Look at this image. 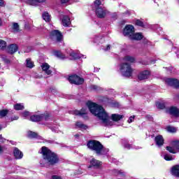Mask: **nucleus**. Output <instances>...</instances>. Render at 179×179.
I'll return each instance as SVG.
<instances>
[{"label":"nucleus","mask_w":179,"mask_h":179,"mask_svg":"<svg viewBox=\"0 0 179 179\" xmlns=\"http://www.w3.org/2000/svg\"><path fill=\"white\" fill-rule=\"evenodd\" d=\"M0 58H1V59H3V61L6 62V64H9L10 62V61H9V59L6 58L4 55H1Z\"/></svg>","instance_id":"41"},{"label":"nucleus","mask_w":179,"mask_h":179,"mask_svg":"<svg viewBox=\"0 0 179 179\" xmlns=\"http://www.w3.org/2000/svg\"><path fill=\"white\" fill-rule=\"evenodd\" d=\"M17 51V45L12 44L8 46V52L10 54H15Z\"/></svg>","instance_id":"24"},{"label":"nucleus","mask_w":179,"mask_h":179,"mask_svg":"<svg viewBox=\"0 0 179 179\" xmlns=\"http://www.w3.org/2000/svg\"><path fill=\"white\" fill-rule=\"evenodd\" d=\"M13 29L14 31H19V24L16 22L13 23Z\"/></svg>","instance_id":"43"},{"label":"nucleus","mask_w":179,"mask_h":179,"mask_svg":"<svg viewBox=\"0 0 179 179\" xmlns=\"http://www.w3.org/2000/svg\"><path fill=\"white\" fill-rule=\"evenodd\" d=\"M30 51H31V48H28L26 52H30Z\"/></svg>","instance_id":"55"},{"label":"nucleus","mask_w":179,"mask_h":179,"mask_svg":"<svg viewBox=\"0 0 179 179\" xmlns=\"http://www.w3.org/2000/svg\"><path fill=\"white\" fill-rule=\"evenodd\" d=\"M50 37L52 41H55V43L64 42V35H62V33L58 30L52 31L50 32Z\"/></svg>","instance_id":"6"},{"label":"nucleus","mask_w":179,"mask_h":179,"mask_svg":"<svg viewBox=\"0 0 179 179\" xmlns=\"http://www.w3.org/2000/svg\"><path fill=\"white\" fill-rule=\"evenodd\" d=\"M176 54H177V55H179V51H178V52H176Z\"/></svg>","instance_id":"59"},{"label":"nucleus","mask_w":179,"mask_h":179,"mask_svg":"<svg viewBox=\"0 0 179 179\" xmlns=\"http://www.w3.org/2000/svg\"><path fill=\"white\" fill-rule=\"evenodd\" d=\"M87 106L88 107L90 113L99 118L103 125L107 127L110 125V117L101 106H99L94 102L88 101L87 102Z\"/></svg>","instance_id":"1"},{"label":"nucleus","mask_w":179,"mask_h":179,"mask_svg":"<svg viewBox=\"0 0 179 179\" xmlns=\"http://www.w3.org/2000/svg\"><path fill=\"white\" fill-rule=\"evenodd\" d=\"M76 136L78 137V136H79V135H78V134H76Z\"/></svg>","instance_id":"61"},{"label":"nucleus","mask_w":179,"mask_h":179,"mask_svg":"<svg viewBox=\"0 0 179 179\" xmlns=\"http://www.w3.org/2000/svg\"><path fill=\"white\" fill-rule=\"evenodd\" d=\"M172 176L175 177H179V164L173 166L171 169Z\"/></svg>","instance_id":"20"},{"label":"nucleus","mask_w":179,"mask_h":179,"mask_svg":"<svg viewBox=\"0 0 179 179\" xmlns=\"http://www.w3.org/2000/svg\"><path fill=\"white\" fill-rule=\"evenodd\" d=\"M120 71L122 76L125 78H130V76H132V72H134V69H132V67L128 63L120 64Z\"/></svg>","instance_id":"4"},{"label":"nucleus","mask_w":179,"mask_h":179,"mask_svg":"<svg viewBox=\"0 0 179 179\" xmlns=\"http://www.w3.org/2000/svg\"><path fill=\"white\" fill-rule=\"evenodd\" d=\"M50 118V115L48 114H40L34 115L30 117V120L32 122H38V121H48Z\"/></svg>","instance_id":"9"},{"label":"nucleus","mask_w":179,"mask_h":179,"mask_svg":"<svg viewBox=\"0 0 179 179\" xmlns=\"http://www.w3.org/2000/svg\"><path fill=\"white\" fill-rule=\"evenodd\" d=\"M26 66L27 68H34V63L31 61V59H26Z\"/></svg>","instance_id":"28"},{"label":"nucleus","mask_w":179,"mask_h":179,"mask_svg":"<svg viewBox=\"0 0 179 179\" xmlns=\"http://www.w3.org/2000/svg\"><path fill=\"white\" fill-rule=\"evenodd\" d=\"M87 146L88 149L92 150L97 156H107L109 152L108 148H104L99 141L92 140L90 141Z\"/></svg>","instance_id":"3"},{"label":"nucleus","mask_w":179,"mask_h":179,"mask_svg":"<svg viewBox=\"0 0 179 179\" xmlns=\"http://www.w3.org/2000/svg\"><path fill=\"white\" fill-rule=\"evenodd\" d=\"M75 115H80V117H83V115H86L87 114V109L82 108L80 110H75Z\"/></svg>","instance_id":"23"},{"label":"nucleus","mask_w":179,"mask_h":179,"mask_svg":"<svg viewBox=\"0 0 179 179\" xmlns=\"http://www.w3.org/2000/svg\"><path fill=\"white\" fill-rule=\"evenodd\" d=\"M149 76H150V71H149L148 70H145V71H141L138 74V78L140 80H145V79H148Z\"/></svg>","instance_id":"15"},{"label":"nucleus","mask_w":179,"mask_h":179,"mask_svg":"<svg viewBox=\"0 0 179 179\" xmlns=\"http://www.w3.org/2000/svg\"><path fill=\"white\" fill-rule=\"evenodd\" d=\"M166 129L168 132H172V133L177 132V129H176V127H174L169 126L166 128Z\"/></svg>","instance_id":"39"},{"label":"nucleus","mask_w":179,"mask_h":179,"mask_svg":"<svg viewBox=\"0 0 179 179\" xmlns=\"http://www.w3.org/2000/svg\"><path fill=\"white\" fill-rule=\"evenodd\" d=\"M70 57L72 59H80V58H86L85 55H80L74 50H70L69 52Z\"/></svg>","instance_id":"13"},{"label":"nucleus","mask_w":179,"mask_h":179,"mask_svg":"<svg viewBox=\"0 0 179 179\" xmlns=\"http://www.w3.org/2000/svg\"><path fill=\"white\" fill-rule=\"evenodd\" d=\"M123 61L126 64H127V62H130L131 64H132L135 62V58L132 56L127 55L123 58Z\"/></svg>","instance_id":"25"},{"label":"nucleus","mask_w":179,"mask_h":179,"mask_svg":"<svg viewBox=\"0 0 179 179\" xmlns=\"http://www.w3.org/2000/svg\"><path fill=\"white\" fill-rule=\"evenodd\" d=\"M156 106L157 107V108H160L161 110H163V108H164V103H162L160 102H157L156 103Z\"/></svg>","instance_id":"44"},{"label":"nucleus","mask_w":179,"mask_h":179,"mask_svg":"<svg viewBox=\"0 0 179 179\" xmlns=\"http://www.w3.org/2000/svg\"><path fill=\"white\" fill-rule=\"evenodd\" d=\"M76 127H77L78 128H82L83 129H86L87 128V126L83 124L80 122H77L76 123Z\"/></svg>","instance_id":"36"},{"label":"nucleus","mask_w":179,"mask_h":179,"mask_svg":"<svg viewBox=\"0 0 179 179\" xmlns=\"http://www.w3.org/2000/svg\"><path fill=\"white\" fill-rule=\"evenodd\" d=\"M100 5H101V1H100V0H96L94 3L93 9L95 10L98 17L103 19V17H105L106 15H107V10L100 7Z\"/></svg>","instance_id":"5"},{"label":"nucleus","mask_w":179,"mask_h":179,"mask_svg":"<svg viewBox=\"0 0 179 179\" xmlns=\"http://www.w3.org/2000/svg\"><path fill=\"white\" fill-rule=\"evenodd\" d=\"M55 55L58 58H60V59H65V58H66V56H65V55L62 54L61 52L59 51L55 52Z\"/></svg>","instance_id":"34"},{"label":"nucleus","mask_w":179,"mask_h":179,"mask_svg":"<svg viewBox=\"0 0 179 179\" xmlns=\"http://www.w3.org/2000/svg\"><path fill=\"white\" fill-rule=\"evenodd\" d=\"M91 176H97V175H96V173H91Z\"/></svg>","instance_id":"57"},{"label":"nucleus","mask_w":179,"mask_h":179,"mask_svg":"<svg viewBox=\"0 0 179 179\" xmlns=\"http://www.w3.org/2000/svg\"><path fill=\"white\" fill-rule=\"evenodd\" d=\"M52 132H56V134L59 133V126L55 125L50 127Z\"/></svg>","instance_id":"37"},{"label":"nucleus","mask_w":179,"mask_h":179,"mask_svg":"<svg viewBox=\"0 0 179 179\" xmlns=\"http://www.w3.org/2000/svg\"><path fill=\"white\" fill-rule=\"evenodd\" d=\"M134 33H135V28L131 24L127 25L123 31V35L128 38H130Z\"/></svg>","instance_id":"10"},{"label":"nucleus","mask_w":179,"mask_h":179,"mask_svg":"<svg viewBox=\"0 0 179 179\" xmlns=\"http://www.w3.org/2000/svg\"><path fill=\"white\" fill-rule=\"evenodd\" d=\"M101 41H104V38H103L101 36H94V43H95V44H100Z\"/></svg>","instance_id":"32"},{"label":"nucleus","mask_w":179,"mask_h":179,"mask_svg":"<svg viewBox=\"0 0 179 179\" xmlns=\"http://www.w3.org/2000/svg\"><path fill=\"white\" fill-rule=\"evenodd\" d=\"M8 110H0V117H6L8 115Z\"/></svg>","instance_id":"40"},{"label":"nucleus","mask_w":179,"mask_h":179,"mask_svg":"<svg viewBox=\"0 0 179 179\" xmlns=\"http://www.w3.org/2000/svg\"><path fill=\"white\" fill-rule=\"evenodd\" d=\"M164 160H166V162H171V160H174V157L170 154H164L162 155Z\"/></svg>","instance_id":"31"},{"label":"nucleus","mask_w":179,"mask_h":179,"mask_svg":"<svg viewBox=\"0 0 179 179\" xmlns=\"http://www.w3.org/2000/svg\"><path fill=\"white\" fill-rule=\"evenodd\" d=\"M60 20H62V24L64 27H68L71 25V18L68 15H61Z\"/></svg>","instance_id":"12"},{"label":"nucleus","mask_w":179,"mask_h":179,"mask_svg":"<svg viewBox=\"0 0 179 179\" xmlns=\"http://www.w3.org/2000/svg\"><path fill=\"white\" fill-rule=\"evenodd\" d=\"M62 3H68L71 0H60Z\"/></svg>","instance_id":"52"},{"label":"nucleus","mask_w":179,"mask_h":179,"mask_svg":"<svg viewBox=\"0 0 179 179\" xmlns=\"http://www.w3.org/2000/svg\"><path fill=\"white\" fill-rule=\"evenodd\" d=\"M69 82H70L73 85H83V82H85V80L83 78L76 75L73 74L69 76L68 78Z\"/></svg>","instance_id":"8"},{"label":"nucleus","mask_w":179,"mask_h":179,"mask_svg":"<svg viewBox=\"0 0 179 179\" xmlns=\"http://www.w3.org/2000/svg\"><path fill=\"white\" fill-rule=\"evenodd\" d=\"M134 121H135V115H132L131 116L129 120H127V122L129 124H131V122H134Z\"/></svg>","instance_id":"45"},{"label":"nucleus","mask_w":179,"mask_h":179,"mask_svg":"<svg viewBox=\"0 0 179 179\" xmlns=\"http://www.w3.org/2000/svg\"><path fill=\"white\" fill-rule=\"evenodd\" d=\"M136 26H139L140 27H145V24L143 20H136L134 22Z\"/></svg>","instance_id":"35"},{"label":"nucleus","mask_w":179,"mask_h":179,"mask_svg":"<svg viewBox=\"0 0 179 179\" xmlns=\"http://www.w3.org/2000/svg\"><path fill=\"white\" fill-rule=\"evenodd\" d=\"M13 153H14V157H15V159H22V157H23V152H22L17 148H15L14 149Z\"/></svg>","instance_id":"22"},{"label":"nucleus","mask_w":179,"mask_h":179,"mask_svg":"<svg viewBox=\"0 0 179 179\" xmlns=\"http://www.w3.org/2000/svg\"><path fill=\"white\" fill-rule=\"evenodd\" d=\"M165 83L169 86H173V87H179V81L174 78H166L165 79Z\"/></svg>","instance_id":"11"},{"label":"nucleus","mask_w":179,"mask_h":179,"mask_svg":"<svg viewBox=\"0 0 179 179\" xmlns=\"http://www.w3.org/2000/svg\"><path fill=\"white\" fill-rule=\"evenodd\" d=\"M2 152V148L0 146V152Z\"/></svg>","instance_id":"58"},{"label":"nucleus","mask_w":179,"mask_h":179,"mask_svg":"<svg viewBox=\"0 0 179 179\" xmlns=\"http://www.w3.org/2000/svg\"><path fill=\"white\" fill-rule=\"evenodd\" d=\"M144 65H148V63H145Z\"/></svg>","instance_id":"62"},{"label":"nucleus","mask_w":179,"mask_h":179,"mask_svg":"<svg viewBox=\"0 0 179 179\" xmlns=\"http://www.w3.org/2000/svg\"><path fill=\"white\" fill-rule=\"evenodd\" d=\"M3 0H0V6H3Z\"/></svg>","instance_id":"53"},{"label":"nucleus","mask_w":179,"mask_h":179,"mask_svg":"<svg viewBox=\"0 0 179 179\" xmlns=\"http://www.w3.org/2000/svg\"><path fill=\"white\" fill-rule=\"evenodd\" d=\"M124 147L126 149H131V145H129V143H124Z\"/></svg>","instance_id":"46"},{"label":"nucleus","mask_w":179,"mask_h":179,"mask_svg":"<svg viewBox=\"0 0 179 179\" xmlns=\"http://www.w3.org/2000/svg\"><path fill=\"white\" fill-rule=\"evenodd\" d=\"M41 69L46 75H51L52 71L50 69V66L48 63H43L41 64Z\"/></svg>","instance_id":"18"},{"label":"nucleus","mask_w":179,"mask_h":179,"mask_svg":"<svg viewBox=\"0 0 179 179\" xmlns=\"http://www.w3.org/2000/svg\"><path fill=\"white\" fill-rule=\"evenodd\" d=\"M148 43H149V41L148 40L144 41V44H148Z\"/></svg>","instance_id":"56"},{"label":"nucleus","mask_w":179,"mask_h":179,"mask_svg":"<svg viewBox=\"0 0 179 179\" xmlns=\"http://www.w3.org/2000/svg\"><path fill=\"white\" fill-rule=\"evenodd\" d=\"M92 89H93L94 90H99V87H97L96 85H92Z\"/></svg>","instance_id":"51"},{"label":"nucleus","mask_w":179,"mask_h":179,"mask_svg":"<svg viewBox=\"0 0 179 179\" xmlns=\"http://www.w3.org/2000/svg\"><path fill=\"white\" fill-rule=\"evenodd\" d=\"M6 140L2 137V135H0V142H1V143H3Z\"/></svg>","instance_id":"49"},{"label":"nucleus","mask_w":179,"mask_h":179,"mask_svg":"<svg viewBox=\"0 0 179 179\" xmlns=\"http://www.w3.org/2000/svg\"><path fill=\"white\" fill-rule=\"evenodd\" d=\"M155 143L158 148H160L161 146H163L164 143V138H163V136L158 135L155 138Z\"/></svg>","instance_id":"17"},{"label":"nucleus","mask_w":179,"mask_h":179,"mask_svg":"<svg viewBox=\"0 0 179 179\" xmlns=\"http://www.w3.org/2000/svg\"><path fill=\"white\" fill-rule=\"evenodd\" d=\"M166 150L173 155L179 153V141L175 140L171 141L170 145L166 147Z\"/></svg>","instance_id":"7"},{"label":"nucleus","mask_w":179,"mask_h":179,"mask_svg":"<svg viewBox=\"0 0 179 179\" xmlns=\"http://www.w3.org/2000/svg\"><path fill=\"white\" fill-rule=\"evenodd\" d=\"M22 117L24 118H27V117L30 116V112L25 110L21 114Z\"/></svg>","instance_id":"42"},{"label":"nucleus","mask_w":179,"mask_h":179,"mask_svg":"<svg viewBox=\"0 0 179 179\" xmlns=\"http://www.w3.org/2000/svg\"><path fill=\"white\" fill-rule=\"evenodd\" d=\"M52 179H62V178H61V176H52Z\"/></svg>","instance_id":"50"},{"label":"nucleus","mask_w":179,"mask_h":179,"mask_svg":"<svg viewBox=\"0 0 179 179\" xmlns=\"http://www.w3.org/2000/svg\"><path fill=\"white\" fill-rule=\"evenodd\" d=\"M143 38V35L142 33H135L131 35L130 40H136L137 41H139V40H142Z\"/></svg>","instance_id":"19"},{"label":"nucleus","mask_w":179,"mask_h":179,"mask_svg":"<svg viewBox=\"0 0 179 179\" xmlns=\"http://www.w3.org/2000/svg\"><path fill=\"white\" fill-rule=\"evenodd\" d=\"M113 174L115 176H119L120 177H125V172L122 171H118L117 169L113 170Z\"/></svg>","instance_id":"30"},{"label":"nucleus","mask_w":179,"mask_h":179,"mask_svg":"<svg viewBox=\"0 0 179 179\" xmlns=\"http://www.w3.org/2000/svg\"><path fill=\"white\" fill-rule=\"evenodd\" d=\"M42 17L43 20H45L46 22H50L51 20V15L48 12H44L42 15Z\"/></svg>","instance_id":"27"},{"label":"nucleus","mask_w":179,"mask_h":179,"mask_svg":"<svg viewBox=\"0 0 179 179\" xmlns=\"http://www.w3.org/2000/svg\"><path fill=\"white\" fill-rule=\"evenodd\" d=\"M111 118L113 121H120V120H122L124 118L123 115H118V114H113L111 116Z\"/></svg>","instance_id":"26"},{"label":"nucleus","mask_w":179,"mask_h":179,"mask_svg":"<svg viewBox=\"0 0 179 179\" xmlns=\"http://www.w3.org/2000/svg\"><path fill=\"white\" fill-rule=\"evenodd\" d=\"M19 120V116H13L11 117V121H15V120Z\"/></svg>","instance_id":"48"},{"label":"nucleus","mask_w":179,"mask_h":179,"mask_svg":"<svg viewBox=\"0 0 179 179\" xmlns=\"http://www.w3.org/2000/svg\"><path fill=\"white\" fill-rule=\"evenodd\" d=\"M3 24V22H2V19L0 18V27H2Z\"/></svg>","instance_id":"54"},{"label":"nucleus","mask_w":179,"mask_h":179,"mask_svg":"<svg viewBox=\"0 0 179 179\" xmlns=\"http://www.w3.org/2000/svg\"><path fill=\"white\" fill-rule=\"evenodd\" d=\"M178 3L179 4V0H178Z\"/></svg>","instance_id":"63"},{"label":"nucleus","mask_w":179,"mask_h":179,"mask_svg":"<svg viewBox=\"0 0 179 179\" xmlns=\"http://www.w3.org/2000/svg\"><path fill=\"white\" fill-rule=\"evenodd\" d=\"M1 129H2V127H1V125H0V131H1Z\"/></svg>","instance_id":"60"},{"label":"nucleus","mask_w":179,"mask_h":179,"mask_svg":"<svg viewBox=\"0 0 179 179\" xmlns=\"http://www.w3.org/2000/svg\"><path fill=\"white\" fill-rule=\"evenodd\" d=\"M41 153L43 159L41 160L40 164L42 166H47V164H50L52 166L54 164H57V163L59 162L57 154L52 152L46 147H42Z\"/></svg>","instance_id":"2"},{"label":"nucleus","mask_w":179,"mask_h":179,"mask_svg":"<svg viewBox=\"0 0 179 179\" xmlns=\"http://www.w3.org/2000/svg\"><path fill=\"white\" fill-rule=\"evenodd\" d=\"M92 167H94V169H100V167H101V162L96 159H91L89 169H92Z\"/></svg>","instance_id":"14"},{"label":"nucleus","mask_w":179,"mask_h":179,"mask_svg":"<svg viewBox=\"0 0 179 179\" xmlns=\"http://www.w3.org/2000/svg\"><path fill=\"white\" fill-rule=\"evenodd\" d=\"M169 113L171 115H174L175 117H179V109L176 106H172L169 108Z\"/></svg>","instance_id":"21"},{"label":"nucleus","mask_w":179,"mask_h":179,"mask_svg":"<svg viewBox=\"0 0 179 179\" xmlns=\"http://www.w3.org/2000/svg\"><path fill=\"white\" fill-rule=\"evenodd\" d=\"M25 2L31 6H38L39 3L45 2V0H25Z\"/></svg>","instance_id":"16"},{"label":"nucleus","mask_w":179,"mask_h":179,"mask_svg":"<svg viewBox=\"0 0 179 179\" xmlns=\"http://www.w3.org/2000/svg\"><path fill=\"white\" fill-rule=\"evenodd\" d=\"M111 48V45H108L106 48H103L104 51H109V50Z\"/></svg>","instance_id":"47"},{"label":"nucleus","mask_w":179,"mask_h":179,"mask_svg":"<svg viewBox=\"0 0 179 179\" xmlns=\"http://www.w3.org/2000/svg\"><path fill=\"white\" fill-rule=\"evenodd\" d=\"M14 110L17 111L24 110V105L23 103H16L14 105Z\"/></svg>","instance_id":"29"},{"label":"nucleus","mask_w":179,"mask_h":179,"mask_svg":"<svg viewBox=\"0 0 179 179\" xmlns=\"http://www.w3.org/2000/svg\"><path fill=\"white\" fill-rule=\"evenodd\" d=\"M6 48V41L0 39V50H5Z\"/></svg>","instance_id":"38"},{"label":"nucleus","mask_w":179,"mask_h":179,"mask_svg":"<svg viewBox=\"0 0 179 179\" xmlns=\"http://www.w3.org/2000/svg\"><path fill=\"white\" fill-rule=\"evenodd\" d=\"M27 136L28 138H38L39 139H41V137L38 136L36 132L33 131H28Z\"/></svg>","instance_id":"33"},{"label":"nucleus","mask_w":179,"mask_h":179,"mask_svg":"<svg viewBox=\"0 0 179 179\" xmlns=\"http://www.w3.org/2000/svg\"><path fill=\"white\" fill-rule=\"evenodd\" d=\"M38 142H41V141H38Z\"/></svg>","instance_id":"64"}]
</instances>
